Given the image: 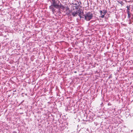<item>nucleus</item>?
<instances>
[{
    "mask_svg": "<svg viewBox=\"0 0 133 133\" xmlns=\"http://www.w3.org/2000/svg\"><path fill=\"white\" fill-rule=\"evenodd\" d=\"M51 5L55 8H64L58 0H51Z\"/></svg>",
    "mask_w": 133,
    "mask_h": 133,
    "instance_id": "1",
    "label": "nucleus"
},
{
    "mask_svg": "<svg viewBox=\"0 0 133 133\" xmlns=\"http://www.w3.org/2000/svg\"><path fill=\"white\" fill-rule=\"evenodd\" d=\"M78 9V10L76 12L73 13L72 15L74 16L78 15L81 18L82 16L83 15V12L82 10H81V9Z\"/></svg>",
    "mask_w": 133,
    "mask_h": 133,
    "instance_id": "2",
    "label": "nucleus"
},
{
    "mask_svg": "<svg viewBox=\"0 0 133 133\" xmlns=\"http://www.w3.org/2000/svg\"><path fill=\"white\" fill-rule=\"evenodd\" d=\"M92 16V14L89 13L85 15V17L87 20L89 21L91 18Z\"/></svg>",
    "mask_w": 133,
    "mask_h": 133,
    "instance_id": "3",
    "label": "nucleus"
},
{
    "mask_svg": "<svg viewBox=\"0 0 133 133\" xmlns=\"http://www.w3.org/2000/svg\"><path fill=\"white\" fill-rule=\"evenodd\" d=\"M81 3H75V4L74 5V6H73V7H75V8H81L82 7L80 5V4Z\"/></svg>",
    "mask_w": 133,
    "mask_h": 133,
    "instance_id": "4",
    "label": "nucleus"
},
{
    "mask_svg": "<svg viewBox=\"0 0 133 133\" xmlns=\"http://www.w3.org/2000/svg\"><path fill=\"white\" fill-rule=\"evenodd\" d=\"M107 12V11L104 10L103 11H101L100 13L101 15H102L101 17L102 18H104V15Z\"/></svg>",
    "mask_w": 133,
    "mask_h": 133,
    "instance_id": "5",
    "label": "nucleus"
},
{
    "mask_svg": "<svg viewBox=\"0 0 133 133\" xmlns=\"http://www.w3.org/2000/svg\"><path fill=\"white\" fill-rule=\"evenodd\" d=\"M119 3L121 5H122V4L123 3V2H122V1H121L120 2H119Z\"/></svg>",
    "mask_w": 133,
    "mask_h": 133,
    "instance_id": "6",
    "label": "nucleus"
},
{
    "mask_svg": "<svg viewBox=\"0 0 133 133\" xmlns=\"http://www.w3.org/2000/svg\"><path fill=\"white\" fill-rule=\"evenodd\" d=\"M128 15H129V11H128Z\"/></svg>",
    "mask_w": 133,
    "mask_h": 133,
    "instance_id": "7",
    "label": "nucleus"
}]
</instances>
